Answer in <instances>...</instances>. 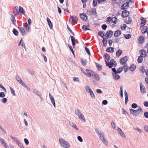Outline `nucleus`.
I'll use <instances>...</instances> for the list:
<instances>
[{"instance_id": "nucleus-1", "label": "nucleus", "mask_w": 148, "mask_h": 148, "mask_svg": "<svg viewBox=\"0 0 148 148\" xmlns=\"http://www.w3.org/2000/svg\"><path fill=\"white\" fill-rule=\"evenodd\" d=\"M129 110L131 114L136 116H138L140 114H142L143 112V109L140 106L139 107V108L136 110H134L130 108H129Z\"/></svg>"}, {"instance_id": "nucleus-2", "label": "nucleus", "mask_w": 148, "mask_h": 148, "mask_svg": "<svg viewBox=\"0 0 148 148\" xmlns=\"http://www.w3.org/2000/svg\"><path fill=\"white\" fill-rule=\"evenodd\" d=\"M59 140L61 147L64 148H69L70 147L69 144L63 139L59 138Z\"/></svg>"}, {"instance_id": "nucleus-3", "label": "nucleus", "mask_w": 148, "mask_h": 148, "mask_svg": "<svg viewBox=\"0 0 148 148\" xmlns=\"http://www.w3.org/2000/svg\"><path fill=\"white\" fill-rule=\"evenodd\" d=\"M86 74L85 75H87L88 77H91L93 75L94 72L91 70L88 69H86L85 70Z\"/></svg>"}, {"instance_id": "nucleus-4", "label": "nucleus", "mask_w": 148, "mask_h": 148, "mask_svg": "<svg viewBox=\"0 0 148 148\" xmlns=\"http://www.w3.org/2000/svg\"><path fill=\"white\" fill-rule=\"evenodd\" d=\"M127 60V57L126 56L121 58L120 60V63L122 65H123Z\"/></svg>"}, {"instance_id": "nucleus-5", "label": "nucleus", "mask_w": 148, "mask_h": 148, "mask_svg": "<svg viewBox=\"0 0 148 148\" xmlns=\"http://www.w3.org/2000/svg\"><path fill=\"white\" fill-rule=\"evenodd\" d=\"M113 34V32L111 30L107 31L105 34V36L107 38L111 37Z\"/></svg>"}, {"instance_id": "nucleus-6", "label": "nucleus", "mask_w": 148, "mask_h": 148, "mask_svg": "<svg viewBox=\"0 0 148 148\" xmlns=\"http://www.w3.org/2000/svg\"><path fill=\"white\" fill-rule=\"evenodd\" d=\"M79 16L80 18L84 21H86L87 20V16L84 13L80 14Z\"/></svg>"}, {"instance_id": "nucleus-7", "label": "nucleus", "mask_w": 148, "mask_h": 148, "mask_svg": "<svg viewBox=\"0 0 148 148\" xmlns=\"http://www.w3.org/2000/svg\"><path fill=\"white\" fill-rule=\"evenodd\" d=\"M122 16L123 18H125L128 16L129 14V12L126 10H124L122 11Z\"/></svg>"}, {"instance_id": "nucleus-8", "label": "nucleus", "mask_w": 148, "mask_h": 148, "mask_svg": "<svg viewBox=\"0 0 148 148\" xmlns=\"http://www.w3.org/2000/svg\"><path fill=\"white\" fill-rule=\"evenodd\" d=\"M18 7L17 6H15L13 9V14L15 16L19 14V12H18Z\"/></svg>"}, {"instance_id": "nucleus-9", "label": "nucleus", "mask_w": 148, "mask_h": 148, "mask_svg": "<svg viewBox=\"0 0 148 148\" xmlns=\"http://www.w3.org/2000/svg\"><path fill=\"white\" fill-rule=\"evenodd\" d=\"M92 76L93 77V78L95 80L97 81H99L100 80L99 77L97 74L94 72Z\"/></svg>"}, {"instance_id": "nucleus-10", "label": "nucleus", "mask_w": 148, "mask_h": 148, "mask_svg": "<svg viewBox=\"0 0 148 148\" xmlns=\"http://www.w3.org/2000/svg\"><path fill=\"white\" fill-rule=\"evenodd\" d=\"M129 2H127L121 5V9L122 10L127 9L129 7Z\"/></svg>"}, {"instance_id": "nucleus-11", "label": "nucleus", "mask_w": 148, "mask_h": 148, "mask_svg": "<svg viewBox=\"0 0 148 148\" xmlns=\"http://www.w3.org/2000/svg\"><path fill=\"white\" fill-rule=\"evenodd\" d=\"M140 52L141 53L140 56H142L145 58L147 56V53L146 51L144 49H142L140 50Z\"/></svg>"}, {"instance_id": "nucleus-12", "label": "nucleus", "mask_w": 148, "mask_h": 148, "mask_svg": "<svg viewBox=\"0 0 148 148\" xmlns=\"http://www.w3.org/2000/svg\"><path fill=\"white\" fill-rule=\"evenodd\" d=\"M49 97L51 100V103L53 104L55 108L56 107L55 103L54 98L52 97L51 94H49Z\"/></svg>"}, {"instance_id": "nucleus-13", "label": "nucleus", "mask_w": 148, "mask_h": 148, "mask_svg": "<svg viewBox=\"0 0 148 148\" xmlns=\"http://www.w3.org/2000/svg\"><path fill=\"white\" fill-rule=\"evenodd\" d=\"M18 28L19 29L22 35L23 36H25L26 34V33L24 30V28L22 27H18Z\"/></svg>"}, {"instance_id": "nucleus-14", "label": "nucleus", "mask_w": 148, "mask_h": 148, "mask_svg": "<svg viewBox=\"0 0 148 148\" xmlns=\"http://www.w3.org/2000/svg\"><path fill=\"white\" fill-rule=\"evenodd\" d=\"M114 78L116 80L119 79L120 78V76L119 75L118 73H112Z\"/></svg>"}, {"instance_id": "nucleus-15", "label": "nucleus", "mask_w": 148, "mask_h": 148, "mask_svg": "<svg viewBox=\"0 0 148 148\" xmlns=\"http://www.w3.org/2000/svg\"><path fill=\"white\" fill-rule=\"evenodd\" d=\"M140 89L141 92L143 93H145L146 92L145 88L142 83H140Z\"/></svg>"}, {"instance_id": "nucleus-16", "label": "nucleus", "mask_w": 148, "mask_h": 148, "mask_svg": "<svg viewBox=\"0 0 148 148\" xmlns=\"http://www.w3.org/2000/svg\"><path fill=\"white\" fill-rule=\"evenodd\" d=\"M141 22L140 23V27H142L145 25L146 23V19L142 17L141 18Z\"/></svg>"}, {"instance_id": "nucleus-17", "label": "nucleus", "mask_w": 148, "mask_h": 148, "mask_svg": "<svg viewBox=\"0 0 148 148\" xmlns=\"http://www.w3.org/2000/svg\"><path fill=\"white\" fill-rule=\"evenodd\" d=\"M118 131L120 134L123 137L125 138L126 136L124 134L123 132L121 130L119 127L117 129Z\"/></svg>"}, {"instance_id": "nucleus-18", "label": "nucleus", "mask_w": 148, "mask_h": 148, "mask_svg": "<svg viewBox=\"0 0 148 148\" xmlns=\"http://www.w3.org/2000/svg\"><path fill=\"white\" fill-rule=\"evenodd\" d=\"M121 34V32L120 30H116V31L114 34V35L115 37H119Z\"/></svg>"}, {"instance_id": "nucleus-19", "label": "nucleus", "mask_w": 148, "mask_h": 148, "mask_svg": "<svg viewBox=\"0 0 148 148\" xmlns=\"http://www.w3.org/2000/svg\"><path fill=\"white\" fill-rule=\"evenodd\" d=\"M141 30V32L143 34H144L147 32L148 30V27L146 26H143Z\"/></svg>"}, {"instance_id": "nucleus-20", "label": "nucleus", "mask_w": 148, "mask_h": 148, "mask_svg": "<svg viewBox=\"0 0 148 148\" xmlns=\"http://www.w3.org/2000/svg\"><path fill=\"white\" fill-rule=\"evenodd\" d=\"M18 11L19 14H24L25 10L21 6L19 7Z\"/></svg>"}, {"instance_id": "nucleus-21", "label": "nucleus", "mask_w": 148, "mask_h": 148, "mask_svg": "<svg viewBox=\"0 0 148 148\" xmlns=\"http://www.w3.org/2000/svg\"><path fill=\"white\" fill-rule=\"evenodd\" d=\"M71 23L73 22H76L77 21L78 19L75 16H71Z\"/></svg>"}, {"instance_id": "nucleus-22", "label": "nucleus", "mask_w": 148, "mask_h": 148, "mask_svg": "<svg viewBox=\"0 0 148 148\" xmlns=\"http://www.w3.org/2000/svg\"><path fill=\"white\" fill-rule=\"evenodd\" d=\"M124 94L125 98V104H127L128 99L127 93L126 90H125L124 92Z\"/></svg>"}, {"instance_id": "nucleus-23", "label": "nucleus", "mask_w": 148, "mask_h": 148, "mask_svg": "<svg viewBox=\"0 0 148 148\" xmlns=\"http://www.w3.org/2000/svg\"><path fill=\"white\" fill-rule=\"evenodd\" d=\"M10 136L11 138V139H12V140H13L15 142L16 144H17V143L19 142V140H18L16 137H13L12 136Z\"/></svg>"}, {"instance_id": "nucleus-24", "label": "nucleus", "mask_w": 148, "mask_h": 148, "mask_svg": "<svg viewBox=\"0 0 148 148\" xmlns=\"http://www.w3.org/2000/svg\"><path fill=\"white\" fill-rule=\"evenodd\" d=\"M136 66L135 65L132 64L129 68V69L131 71H133L136 69Z\"/></svg>"}, {"instance_id": "nucleus-25", "label": "nucleus", "mask_w": 148, "mask_h": 148, "mask_svg": "<svg viewBox=\"0 0 148 148\" xmlns=\"http://www.w3.org/2000/svg\"><path fill=\"white\" fill-rule=\"evenodd\" d=\"M16 78L18 82L20 84H21L23 82L21 78L17 75H16Z\"/></svg>"}, {"instance_id": "nucleus-26", "label": "nucleus", "mask_w": 148, "mask_h": 148, "mask_svg": "<svg viewBox=\"0 0 148 148\" xmlns=\"http://www.w3.org/2000/svg\"><path fill=\"white\" fill-rule=\"evenodd\" d=\"M122 51L121 50L119 49L116 52V55L117 57H119L122 54Z\"/></svg>"}, {"instance_id": "nucleus-27", "label": "nucleus", "mask_w": 148, "mask_h": 148, "mask_svg": "<svg viewBox=\"0 0 148 148\" xmlns=\"http://www.w3.org/2000/svg\"><path fill=\"white\" fill-rule=\"evenodd\" d=\"M75 114L78 117L82 114L80 110L78 109L75 110Z\"/></svg>"}, {"instance_id": "nucleus-28", "label": "nucleus", "mask_w": 148, "mask_h": 148, "mask_svg": "<svg viewBox=\"0 0 148 148\" xmlns=\"http://www.w3.org/2000/svg\"><path fill=\"white\" fill-rule=\"evenodd\" d=\"M95 130L97 134L99 136L100 135H101V134L103 135V133L102 131L99 130L98 129H95Z\"/></svg>"}, {"instance_id": "nucleus-29", "label": "nucleus", "mask_w": 148, "mask_h": 148, "mask_svg": "<svg viewBox=\"0 0 148 148\" xmlns=\"http://www.w3.org/2000/svg\"><path fill=\"white\" fill-rule=\"evenodd\" d=\"M69 123L70 125L72 127L74 128L76 130H78V129L76 126V125L74 124L73 123L69 122Z\"/></svg>"}, {"instance_id": "nucleus-30", "label": "nucleus", "mask_w": 148, "mask_h": 148, "mask_svg": "<svg viewBox=\"0 0 148 148\" xmlns=\"http://www.w3.org/2000/svg\"><path fill=\"white\" fill-rule=\"evenodd\" d=\"M144 38L143 36H140L138 38V41L140 43L142 44L144 40Z\"/></svg>"}, {"instance_id": "nucleus-31", "label": "nucleus", "mask_w": 148, "mask_h": 148, "mask_svg": "<svg viewBox=\"0 0 148 148\" xmlns=\"http://www.w3.org/2000/svg\"><path fill=\"white\" fill-rule=\"evenodd\" d=\"M84 88L86 92H90L92 90L90 87L88 86H86L84 87Z\"/></svg>"}, {"instance_id": "nucleus-32", "label": "nucleus", "mask_w": 148, "mask_h": 148, "mask_svg": "<svg viewBox=\"0 0 148 148\" xmlns=\"http://www.w3.org/2000/svg\"><path fill=\"white\" fill-rule=\"evenodd\" d=\"M96 67L98 70L100 71L102 70V65L97 63H96Z\"/></svg>"}, {"instance_id": "nucleus-33", "label": "nucleus", "mask_w": 148, "mask_h": 148, "mask_svg": "<svg viewBox=\"0 0 148 148\" xmlns=\"http://www.w3.org/2000/svg\"><path fill=\"white\" fill-rule=\"evenodd\" d=\"M132 21V18L130 17H129L128 18H127L126 23L127 24L130 23Z\"/></svg>"}, {"instance_id": "nucleus-34", "label": "nucleus", "mask_w": 148, "mask_h": 148, "mask_svg": "<svg viewBox=\"0 0 148 148\" xmlns=\"http://www.w3.org/2000/svg\"><path fill=\"white\" fill-rule=\"evenodd\" d=\"M24 87H25V88H26L27 90L28 91H29L30 90V88L28 87V86L26 85V84L24 83L23 82L21 84Z\"/></svg>"}, {"instance_id": "nucleus-35", "label": "nucleus", "mask_w": 148, "mask_h": 148, "mask_svg": "<svg viewBox=\"0 0 148 148\" xmlns=\"http://www.w3.org/2000/svg\"><path fill=\"white\" fill-rule=\"evenodd\" d=\"M143 57L142 56H140L138 57V63H141L143 62Z\"/></svg>"}, {"instance_id": "nucleus-36", "label": "nucleus", "mask_w": 148, "mask_h": 148, "mask_svg": "<svg viewBox=\"0 0 148 148\" xmlns=\"http://www.w3.org/2000/svg\"><path fill=\"white\" fill-rule=\"evenodd\" d=\"M78 118L80 120H83V121L84 122H86V120L85 118V117L84 115L82 114H81L78 117Z\"/></svg>"}, {"instance_id": "nucleus-37", "label": "nucleus", "mask_w": 148, "mask_h": 148, "mask_svg": "<svg viewBox=\"0 0 148 148\" xmlns=\"http://www.w3.org/2000/svg\"><path fill=\"white\" fill-rule=\"evenodd\" d=\"M11 20L12 23L15 25L16 22L14 16L12 15L11 16Z\"/></svg>"}, {"instance_id": "nucleus-38", "label": "nucleus", "mask_w": 148, "mask_h": 148, "mask_svg": "<svg viewBox=\"0 0 148 148\" xmlns=\"http://www.w3.org/2000/svg\"><path fill=\"white\" fill-rule=\"evenodd\" d=\"M102 42L103 45V46L106 47L107 46V41L106 38H103L102 40Z\"/></svg>"}, {"instance_id": "nucleus-39", "label": "nucleus", "mask_w": 148, "mask_h": 148, "mask_svg": "<svg viewBox=\"0 0 148 148\" xmlns=\"http://www.w3.org/2000/svg\"><path fill=\"white\" fill-rule=\"evenodd\" d=\"M123 68V70L124 69V71L125 72H126L127 71V64H124L123 67H121Z\"/></svg>"}, {"instance_id": "nucleus-40", "label": "nucleus", "mask_w": 148, "mask_h": 148, "mask_svg": "<svg viewBox=\"0 0 148 148\" xmlns=\"http://www.w3.org/2000/svg\"><path fill=\"white\" fill-rule=\"evenodd\" d=\"M110 62L112 64H114V67H116L117 65L116 62L114 59H111Z\"/></svg>"}, {"instance_id": "nucleus-41", "label": "nucleus", "mask_w": 148, "mask_h": 148, "mask_svg": "<svg viewBox=\"0 0 148 148\" xmlns=\"http://www.w3.org/2000/svg\"><path fill=\"white\" fill-rule=\"evenodd\" d=\"M12 32L13 34L15 36H17L18 34V31L15 29H13Z\"/></svg>"}, {"instance_id": "nucleus-42", "label": "nucleus", "mask_w": 148, "mask_h": 148, "mask_svg": "<svg viewBox=\"0 0 148 148\" xmlns=\"http://www.w3.org/2000/svg\"><path fill=\"white\" fill-rule=\"evenodd\" d=\"M10 90L13 96H16V95L15 93V91L11 87H10Z\"/></svg>"}, {"instance_id": "nucleus-43", "label": "nucleus", "mask_w": 148, "mask_h": 148, "mask_svg": "<svg viewBox=\"0 0 148 148\" xmlns=\"http://www.w3.org/2000/svg\"><path fill=\"white\" fill-rule=\"evenodd\" d=\"M98 34L102 38H103L104 36V34L102 31H99L98 32Z\"/></svg>"}, {"instance_id": "nucleus-44", "label": "nucleus", "mask_w": 148, "mask_h": 148, "mask_svg": "<svg viewBox=\"0 0 148 148\" xmlns=\"http://www.w3.org/2000/svg\"><path fill=\"white\" fill-rule=\"evenodd\" d=\"M33 93L37 96L39 95L40 93L36 89H34L33 90Z\"/></svg>"}, {"instance_id": "nucleus-45", "label": "nucleus", "mask_w": 148, "mask_h": 148, "mask_svg": "<svg viewBox=\"0 0 148 148\" xmlns=\"http://www.w3.org/2000/svg\"><path fill=\"white\" fill-rule=\"evenodd\" d=\"M24 28L27 32L29 31L30 28L27 24L24 25Z\"/></svg>"}, {"instance_id": "nucleus-46", "label": "nucleus", "mask_w": 148, "mask_h": 148, "mask_svg": "<svg viewBox=\"0 0 148 148\" xmlns=\"http://www.w3.org/2000/svg\"><path fill=\"white\" fill-rule=\"evenodd\" d=\"M92 13L93 15L95 16L97 14L95 8H93L92 10Z\"/></svg>"}, {"instance_id": "nucleus-47", "label": "nucleus", "mask_w": 148, "mask_h": 148, "mask_svg": "<svg viewBox=\"0 0 148 148\" xmlns=\"http://www.w3.org/2000/svg\"><path fill=\"white\" fill-rule=\"evenodd\" d=\"M104 56L106 59L108 60H109L110 59V56L107 53H105L104 54Z\"/></svg>"}, {"instance_id": "nucleus-48", "label": "nucleus", "mask_w": 148, "mask_h": 148, "mask_svg": "<svg viewBox=\"0 0 148 148\" xmlns=\"http://www.w3.org/2000/svg\"><path fill=\"white\" fill-rule=\"evenodd\" d=\"M116 19L117 18L115 17H114L112 18V22L116 24Z\"/></svg>"}, {"instance_id": "nucleus-49", "label": "nucleus", "mask_w": 148, "mask_h": 148, "mask_svg": "<svg viewBox=\"0 0 148 148\" xmlns=\"http://www.w3.org/2000/svg\"><path fill=\"white\" fill-rule=\"evenodd\" d=\"M82 29L84 31H85L87 30H89L90 29L86 26L84 25L82 26Z\"/></svg>"}, {"instance_id": "nucleus-50", "label": "nucleus", "mask_w": 148, "mask_h": 148, "mask_svg": "<svg viewBox=\"0 0 148 148\" xmlns=\"http://www.w3.org/2000/svg\"><path fill=\"white\" fill-rule=\"evenodd\" d=\"M123 71V68L121 67H120L116 71L117 73H120Z\"/></svg>"}, {"instance_id": "nucleus-51", "label": "nucleus", "mask_w": 148, "mask_h": 148, "mask_svg": "<svg viewBox=\"0 0 148 148\" xmlns=\"http://www.w3.org/2000/svg\"><path fill=\"white\" fill-rule=\"evenodd\" d=\"M124 37L126 39H129L131 38V35L130 34L127 35H125Z\"/></svg>"}, {"instance_id": "nucleus-52", "label": "nucleus", "mask_w": 148, "mask_h": 148, "mask_svg": "<svg viewBox=\"0 0 148 148\" xmlns=\"http://www.w3.org/2000/svg\"><path fill=\"white\" fill-rule=\"evenodd\" d=\"M101 140L102 141L103 143L104 144L106 145H107L108 143L107 141L104 138L101 139Z\"/></svg>"}, {"instance_id": "nucleus-53", "label": "nucleus", "mask_w": 148, "mask_h": 148, "mask_svg": "<svg viewBox=\"0 0 148 148\" xmlns=\"http://www.w3.org/2000/svg\"><path fill=\"white\" fill-rule=\"evenodd\" d=\"M98 0H93V5L94 7L96 6L97 5Z\"/></svg>"}, {"instance_id": "nucleus-54", "label": "nucleus", "mask_w": 148, "mask_h": 148, "mask_svg": "<svg viewBox=\"0 0 148 148\" xmlns=\"http://www.w3.org/2000/svg\"><path fill=\"white\" fill-rule=\"evenodd\" d=\"M126 27V25L125 24H124L123 25L121 26V28L122 30H125Z\"/></svg>"}, {"instance_id": "nucleus-55", "label": "nucleus", "mask_w": 148, "mask_h": 148, "mask_svg": "<svg viewBox=\"0 0 148 148\" xmlns=\"http://www.w3.org/2000/svg\"><path fill=\"white\" fill-rule=\"evenodd\" d=\"M7 99L6 98H4L1 99V101L3 103H5L7 101Z\"/></svg>"}, {"instance_id": "nucleus-56", "label": "nucleus", "mask_w": 148, "mask_h": 148, "mask_svg": "<svg viewBox=\"0 0 148 148\" xmlns=\"http://www.w3.org/2000/svg\"><path fill=\"white\" fill-rule=\"evenodd\" d=\"M81 63L83 65L85 66L86 64V60L84 59H81Z\"/></svg>"}, {"instance_id": "nucleus-57", "label": "nucleus", "mask_w": 148, "mask_h": 148, "mask_svg": "<svg viewBox=\"0 0 148 148\" xmlns=\"http://www.w3.org/2000/svg\"><path fill=\"white\" fill-rule=\"evenodd\" d=\"M132 107L133 108H136L138 107V105L135 103H133L132 105Z\"/></svg>"}, {"instance_id": "nucleus-58", "label": "nucleus", "mask_w": 148, "mask_h": 148, "mask_svg": "<svg viewBox=\"0 0 148 148\" xmlns=\"http://www.w3.org/2000/svg\"><path fill=\"white\" fill-rule=\"evenodd\" d=\"M48 24L49 25L50 28L52 29L53 27V25L51 21H49V22L48 23Z\"/></svg>"}, {"instance_id": "nucleus-59", "label": "nucleus", "mask_w": 148, "mask_h": 148, "mask_svg": "<svg viewBox=\"0 0 148 148\" xmlns=\"http://www.w3.org/2000/svg\"><path fill=\"white\" fill-rule=\"evenodd\" d=\"M85 49L86 51V52L89 55H90V52L89 50V49L86 47H85Z\"/></svg>"}, {"instance_id": "nucleus-60", "label": "nucleus", "mask_w": 148, "mask_h": 148, "mask_svg": "<svg viewBox=\"0 0 148 148\" xmlns=\"http://www.w3.org/2000/svg\"><path fill=\"white\" fill-rule=\"evenodd\" d=\"M106 21L107 22L110 23V22H112V18L111 17L109 16L107 18Z\"/></svg>"}, {"instance_id": "nucleus-61", "label": "nucleus", "mask_w": 148, "mask_h": 148, "mask_svg": "<svg viewBox=\"0 0 148 148\" xmlns=\"http://www.w3.org/2000/svg\"><path fill=\"white\" fill-rule=\"evenodd\" d=\"M89 93L91 97L92 98H95V95L93 92V91L92 90Z\"/></svg>"}, {"instance_id": "nucleus-62", "label": "nucleus", "mask_w": 148, "mask_h": 148, "mask_svg": "<svg viewBox=\"0 0 148 148\" xmlns=\"http://www.w3.org/2000/svg\"><path fill=\"white\" fill-rule=\"evenodd\" d=\"M5 95L3 92H0V97L3 98L5 97Z\"/></svg>"}, {"instance_id": "nucleus-63", "label": "nucleus", "mask_w": 148, "mask_h": 148, "mask_svg": "<svg viewBox=\"0 0 148 148\" xmlns=\"http://www.w3.org/2000/svg\"><path fill=\"white\" fill-rule=\"evenodd\" d=\"M17 144H18V146L21 148H24L23 145L20 142V141Z\"/></svg>"}, {"instance_id": "nucleus-64", "label": "nucleus", "mask_w": 148, "mask_h": 148, "mask_svg": "<svg viewBox=\"0 0 148 148\" xmlns=\"http://www.w3.org/2000/svg\"><path fill=\"white\" fill-rule=\"evenodd\" d=\"M144 116L146 118L148 119V112H145L144 113Z\"/></svg>"}]
</instances>
